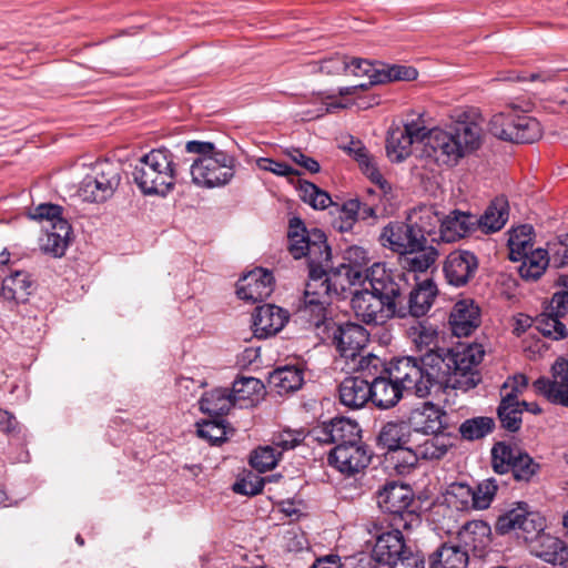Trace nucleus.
I'll list each match as a JSON object with an SVG mask.
<instances>
[{
  "label": "nucleus",
  "instance_id": "2eb2a0df",
  "mask_svg": "<svg viewBox=\"0 0 568 568\" xmlns=\"http://www.w3.org/2000/svg\"><path fill=\"white\" fill-rule=\"evenodd\" d=\"M551 372L552 379L542 376L537 378L532 386L550 403L568 407V359L558 358Z\"/></svg>",
  "mask_w": 568,
  "mask_h": 568
},
{
  "label": "nucleus",
  "instance_id": "dca6fc26",
  "mask_svg": "<svg viewBox=\"0 0 568 568\" xmlns=\"http://www.w3.org/2000/svg\"><path fill=\"white\" fill-rule=\"evenodd\" d=\"M274 290L272 272L256 267L239 280L236 295L240 300L257 303L266 300Z\"/></svg>",
  "mask_w": 568,
  "mask_h": 568
},
{
  "label": "nucleus",
  "instance_id": "20e7f679",
  "mask_svg": "<svg viewBox=\"0 0 568 568\" xmlns=\"http://www.w3.org/2000/svg\"><path fill=\"white\" fill-rule=\"evenodd\" d=\"M480 145V128L474 122H456L447 129L432 128L423 153L439 165L454 166Z\"/></svg>",
  "mask_w": 568,
  "mask_h": 568
},
{
  "label": "nucleus",
  "instance_id": "c9c22d12",
  "mask_svg": "<svg viewBox=\"0 0 568 568\" xmlns=\"http://www.w3.org/2000/svg\"><path fill=\"white\" fill-rule=\"evenodd\" d=\"M303 383V371L295 366L277 367L268 375V384L281 395L300 389Z\"/></svg>",
  "mask_w": 568,
  "mask_h": 568
},
{
  "label": "nucleus",
  "instance_id": "9d476101",
  "mask_svg": "<svg viewBox=\"0 0 568 568\" xmlns=\"http://www.w3.org/2000/svg\"><path fill=\"white\" fill-rule=\"evenodd\" d=\"M382 246L392 250L397 254H413L426 247L423 234L417 232L414 223L392 221L385 225L378 237Z\"/></svg>",
  "mask_w": 568,
  "mask_h": 568
},
{
  "label": "nucleus",
  "instance_id": "b1692460",
  "mask_svg": "<svg viewBox=\"0 0 568 568\" xmlns=\"http://www.w3.org/2000/svg\"><path fill=\"white\" fill-rule=\"evenodd\" d=\"M403 530L402 527H392V530L376 538L372 550L376 562L388 566L409 548L403 537Z\"/></svg>",
  "mask_w": 568,
  "mask_h": 568
},
{
  "label": "nucleus",
  "instance_id": "f257e3e1",
  "mask_svg": "<svg viewBox=\"0 0 568 568\" xmlns=\"http://www.w3.org/2000/svg\"><path fill=\"white\" fill-rule=\"evenodd\" d=\"M483 356L481 345L438 349L420 357L394 358L387 363V374L405 392L419 398L448 388L467 392L480 382L477 366Z\"/></svg>",
  "mask_w": 568,
  "mask_h": 568
},
{
  "label": "nucleus",
  "instance_id": "7c9ffc66",
  "mask_svg": "<svg viewBox=\"0 0 568 568\" xmlns=\"http://www.w3.org/2000/svg\"><path fill=\"white\" fill-rule=\"evenodd\" d=\"M490 526L483 520H471L466 523L458 532L459 540L465 547L475 552H484L490 545Z\"/></svg>",
  "mask_w": 568,
  "mask_h": 568
},
{
  "label": "nucleus",
  "instance_id": "4be33fe9",
  "mask_svg": "<svg viewBox=\"0 0 568 568\" xmlns=\"http://www.w3.org/2000/svg\"><path fill=\"white\" fill-rule=\"evenodd\" d=\"M476 215L460 210L442 213L440 243H453L476 232Z\"/></svg>",
  "mask_w": 568,
  "mask_h": 568
},
{
  "label": "nucleus",
  "instance_id": "8fccbe9b",
  "mask_svg": "<svg viewBox=\"0 0 568 568\" xmlns=\"http://www.w3.org/2000/svg\"><path fill=\"white\" fill-rule=\"evenodd\" d=\"M105 185L106 184H103L99 179H94L92 173L88 174L80 184L79 195L87 202H104L114 194L108 192Z\"/></svg>",
  "mask_w": 568,
  "mask_h": 568
},
{
  "label": "nucleus",
  "instance_id": "0e129e2a",
  "mask_svg": "<svg viewBox=\"0 0 568 568\" xmlns=\"http://www.w3.org/2000/svg\"><path fill=\"white\" fill-rule=\"evenodd\" d=\"M304 440V433L297 430H283L273 435L272 445L282 452L290 450L298 446Z\"/></svg>",
  "mask_w": 568,
  "mask_h": 568
},
{
  "label": "nucleus",
  "instance_id": "473e14b6",
  "mask_svg": "<svg viewBox=\"0 0 568 568\" xmlns=\"http://www.w3.org/2000/svg\"><path fill=\"white\" fill-rule=\"evenodd\" d=\"M32 281L26 271H14L2 281L1 295L7 301L24 303L31 294Z\"/></svg>",
  "mask_w": 568,
  "mask_h": 568
},
{
  "label": "nucleus",
  "instance_id": "39448f33",
  "mask_svg": "<svg viewBox=\"0 0 568 568\" xmlns=\"http://www.w3.org/2000/svg\"><path fill=\"white\" fill-rule=\"evenodd\" d=\"M182 164L166 148L153 149L140 158L132 172L133 181L145 195H166L180 176Z\"/></svg>",
  "mask_w": 568,
  "mask_h": 568
},
{
  "label": "nucleus",
  "instance_id": "c85d7f7f",
  "mask_svg": "<svg viewBox=\"0 0 568 568\" xmlns=\"http://www.w3.org/2000/svg\"><path fill=\"white\" fill-rule=\"evenodd\" d=\"M235 403L236 399L232 390L220 387L202 395L200 409L210 417L224 418Z\"/></svg>",
  "mask_w": 568,
  "mask_h": 568
},
{
  "label": "nucleus",
  "instance_id": "f03ea898",
  "mask_svg": "<svg viewBox=\"0 0 568 568\" xmlns=\"http://www.w3.org/2000/svg\"><path fill=\"white\" fill-rule=\"evenodd\" d=\"M288 252L295 258H307L308 282L304 295L328 298L341 296L347 286L361 282L363 273L349 264L334 268L331 264L332 251L325 233L313 227L308 230L300 217H292L288 225Z\"/></svg>",
  "mask_w": 568,
  "mask_h": 568
},
{
  "label": "nucleus",
  "instance_id": "f3484780",
  "mask_svg": "<svg viewBox=\"0 0 568 568\" xmlns=\"http://www.w3.org/2000/svg\"><path fill=\"white\" fill-rule=\"evenodd\" d=\"M361 432L359 425L346 417H335L313 430L320 443L335 444V446L359 442Z\"/></svg>",
  "mask_w": 568,
  "mask_h": 568
},
{
  "label": "nucleus",
  "instance_id": "aec40b11",
  "mask_svg": "<svg viewBox=\"0 0 568 568\" xmlns=\"http://www.w3.org/2000/svg\"><path fill=\"white\" fill-rule=\"evenodd\" d=\"M446 413L430 402L423 403L412 409L408 417V426L412 434L439 435L446 428L444 418Z\"/></svg>",
  "mask_w": 568,
  "mask_h": 568
},
{
  "label": "nucleus",
  "instance_id": "6e6d98bb",
  "mask_svg": "<svg viewBox=\"0 0 568 568\" xmlns=\"http://www.w3.org/2000/svg\"><path fill=\"white\" fill-rule=\"evenodd\" d=\"M539 470L537 464L527 453L521 452L510 469L513 477L517 481L528 483Z\"/></svg>",
  "mask_w": 568,
  "mask_h": 568
},
{
  "label": "nucleus",
  "instance_id": "393cba45",
  "mask_svg": "<svg viewBox=\"0 0 568 568\" xmlns=\"http://www.w3.org/2000/svg\"><path fill=\"white\" fill-rule=\"evenodd\" d=\"M417 232L423 234L426 245L439 244V229H442V213L432 205H422L414 209L408 215Z\"/></svg>",
  "mask_w": 568,
  "mask_h": 568
},
{
  "label": "nucleus",
  "instance_id": "0eeeda50",
  "mask_svg": "<svg viewBox=\"0 0 568 568\" xmlns=\"http://www.w3.org/2000/svg\"><path fill=\"white\" fill-rule=\"evenodd\" d=\"M488 126L493 135L513 143H534L540 139L542 133L538 120L514 104L507 110L494 114Z\"/></svg>",
  "mask_w": 568,
  "mask_h": 568
},
{
  "label": "nucleus",
  "instance_id": "de8ad7c7",
  "mask_svg": "<svg viewBox=\"0 0 568 568\" xmlns=\"http://www.w3.org/2000/svg\"><path fill=\"white\" fill-rule=\"evenodd\" d=\"M561 317L552 312L540 314L536 320V328L547 338L561 341L568 336L567 327L560 321Z\"/></svg>",
  "mask_w": 568,
  "mask_h": 568
},
{
  "label": "nucleus",
  "instance_id": "4c0bfd02",
  "mask_svg": "<svg viewBox=\"0 0 568 568\" xmlns=\"http://www.w3.org/2000/svg\"><path fill=\"white\" fill-rule=\"evenodd\" d=\"M196 433L211 445L219 446L226 442L235 429L226 424L225 418L210 417L196 423Z\"/></svg>",
  "mask_w": 568,
  "mask_h": 568
},
{
  "label": "nucleus",
  "instance_id": "72a5a7b5",
  "mask_svg": "<svg viewBox=\"0 0 568 568\" xmlns=\"http://www.w3.org/2000/svg\"><path fill=\"white\" fill-rule=\"evenodd\" d=\"M331 304L328 298L307 297L304 295V305L300 308V313L313 325L318 333L324 334L327 331V323L335 322L328 316L327 306Z\"/></svg>",
  "mask_w": 568,
  "mask_h": 568
},
{
  "label": "nucleus",
  "instance_id": "e2e57ef3",
  "mask_svg": "<svg viewBox=\"0 0 568 568\" xmlns=\"http://www.w3.org/2000/svg\"><path fill=\"white\" fill-rule=\"evenodd\" d=\"M0 430L10 438L24 442L22 426L12 413L4 409H0Z\"/></svg>",
  "mask_w": 568,
  "mask_h": 568
},
{
  "label": "nucleus",
  "instance_id": "a878e982",
  "mask_svg": "<svg viewBox=\"0 0 568 568\" xmlns=\"http://www.w3.org/2000/svg\"><path fill=\"white\" fill-rule=\"evenodd\" d=\"M531 554L551 565H564L568 561V546L561 539L549 534H541L532 540Z\"/></svg>",
  "mask_w": 568,
  "mask_h": 568
},
{
  "label": "nucleus",
  "instance_id": "cd10ccee",
  "mask_svg": "<svg viewBox=\"0 0 568 568\" xmlns=\"http://www.w3.org/2000/svg\"><path fill=\"white\" fill-rule=\"evenodd\" d=\"M509 216L508 202L504 197H496L479 217L476 215L475 227L481 230L485 234L495 233L501 230Z\"/></svg>",
  "mask_w": 568,
  "mask_h": 568
},
{
  "label": "nucleus",
  "instance_id": "ea45409f",
  "mask_svg": "<svg viewBox=\"0 0 568 568\" xmlns=\"http://www.w3.org/2000/svg\"><path fill=\"white\" fill-rule=\"evenodd\" d=\"M521 264L518 268L519 275L525 281H537L545 273L549 264V255L547 250L536 248L523 256Z\"/></svg>",
  "mask_w": 568,
  "mask_h": 568
},
{
  "label": "nucleus",
  "instance_id": "69168bd1",
  "mask_svg": "<svg viewBox=\"0 0 568 568\" xmlns=\"http://www.w3.org/2000/svg\"><path fill=\"white\" fill-rule=\"evenodd\" d=\"M262 387V383L255 377H241L234 381L231 390L237 402L248 398L251 394L258 392Z\"/></svg>",
  "mask_w": 568,
  "mask_h": 568
},
{
  "label": "nucleus",
  "instance_id": "a18cd8bd",
  "mask_svg": "<svg viewBox=\"0 0 568 568\" xmlns=\"http://www.w3.org/2000/svg\"><path fill=\"white\" fill-rule=\"evenodd\" d=\"M520 453L521 450L518 447L505 442L494 444L491 448L494 471L500 475L509 473L517 459V455H520Z\"/></svg>",
  "mask_w": 568,
  "mask_h": 568
},
{
  "label": "nucleus",
  "instance_id": "3c124183",
  "mask_svg": "<svg viewBox=\"0 0 568 568\" xmlns=\"http://www.w3.org/2000/svg\"><path fill=\"white\" fill-rule=\"evenodd\" d=\"M301 197L316 210H325L333 204L331 195L312 182H300Z\"/></svg>",
  "mask_w": 568,
  "mask_h": 568
},
{
  "label": "nucleus",
  "instance_id": "680f3d73",
  "mask_svg": "<svg viewBox=\"0 0 568 568\" xmlns=\"http://www.w3.org/2000/svg\"><path fill=\"white\" fill-rule=\"evenodd\" d=\"M557 284L561 290L554 293L550 312L564 317L568 313V275H560Z\"/></svg>",
  "mask_w": 568,
  "mask_h": 568
},
{
  "label": "nucleus",
  "instance_id": "5fc2aeb1",
  "mask_svg": "<svg viewBox=\"0 0 568 568\" xmlns=\"http://www.w3.org/2000/svg\"><path fill=\"white\" fill-rule=\"evenodd\" d=\"M361 213V200L351 199L344 202L339 207V215L334 221V227L339 232H351L358 220Z\"/></svg>",
  "mask_w": 568,
  "mask_h": 568
},
{
  "label": "nucleus",
  "instance_id": "6ab92c4d",
  "mask_svg": "<svg viewBox=\"0 0 568 568\" xmlns=\"http://www.w3.org/2000/svg\"><path fill=\"white\" fill-rule=\"evenodd\" d=\"M448 323L453 335L468 337L481 323L480 308L474 300L463 298L453 306Z\"/></svg>",
  "mask_w": 568,
  "mask_h": 568
},
{
  "label": "nucleus",
  "instance_id": "e433bc0d",
  "mask_svg": "<svg viewBox=\"0 0 568 568\" xmlns=\"http://www.w3.org/2000/svg\"><path fill=\"white\" fill-rule=\"evenodd\" d=\"M408 336L420 352L424 349H426V353L446 349L445 347H438V332L427 321L417 322L415 325H412L408 328ZM458 347H466V345L459 344L452 349H457Z\"/></svg>",
  "mask_w": 568,
  "mask_h": 568
},
{
  "label": "nucleus",
  "instance_id": "338daca9",
  "mask_svg": "<svg viewBox=\"0 0 568 568\" xmlns=\"http://www.w3.org/2000/svg\"><path fill=\"white\" fill-rule=\"evenodd\" d=\"M256 165L260 170L272 172L275 175L278 176H297L300 175V172L292 168L291 165L278 162L270 158H260L256 161Z\"/></svg>",
  "mask_w": 568,
  "mask_h": 568
},
{
  "label": "nucleus",
  "instance_id": "37998d69",
  "mask_svg": "<svg viewBox=\"0 0 568 568\" xmlns=\"http://www.w3.org/2000/svg\"><path fill=\"white\" fill-rule=\"evenodd\" d=\"M415 143L402 128L390 130L386 139L387 156L393 162H402L412 153V145Z\"/></svg>",
  "mask_w": 568,
  "mask_h": 568
},
{
  "label": "nucleus",
  "instance_id": "423d86ee",
  "mask_svg": "<svg viewBox=\"0 0 568 568\" xmlns=\"http://www.w3.org/2000/svg\"><path fill=\"white\" fill-rule=\"evenodd\" d=\"M377 505L389 516L390 527L409 530L420 525V516L415 509V497L412 488L395 481L387 483L377 493Z\"/></svg>",
  "mask_w": 568,
  "mask_h": 568
},
{
  "label": "nucleus",
  "instance_id": "774afa93",
  "mask_svg": "<svg viewBox=\"0 0 568 568\" xmlns=\"http://www.w3.org/2000/svg\"><path fill=\"white\" fill-rule=\"evenodd\" d=\"M425 567V560L422 555L418 552H415L409 547L407 550L402 552L399 557H397L396 560L392 561L390 565L387 566V568H424Z\"/></svg>",
  "mask_w": 568,
  "mask_h": 568
},
{
  "label": "nucleus",
  "instance_id": "a211bd4d",
  "mask_svg": "<svg viewBox=\"0 0 568 568\" xmlns=\"http://www.w3.org/2000/svg\"><path fill=\"white\" fill-rule=\"evenodd\" d=\"M437 295V286L432 280H425L422 283H410L409 291L405 294L403 304L399 306L397 317L424 316L432 307Z\"/></svg>",
  "mask_w": 568,
  "mask_h": 568
},
{
  "label": "nucleus",
  "instance_id": "ddd939ff",
  "mask_svg": "<svg viewBox=\"0 0 568 568\" xmlns=\"http://www.w3.org/2000/svg\"><path fill=\"white\" fill-rule=\"evenodd\" d=\"M327 462L339 473L352 476L368 466L371 454L361 438L359 442L335 446L329 452Z\"/></svg>",
  "mask_w": 568,
  "mask_h": 568
},
{
  "label": "nucleus",
  "instance_id": "052dcab7",
  "mask_svg": "<svg viewBox=\"0 0 568 568\" xmlns=\"http://www.w3.org/2000/svg\"><path fill=\"white\" fill-rule=\"evenodd\" d=\"M265 479L256 474L248 473L233 484V491L243 496H255L262 493Z\"/></svg>",
  "mask_w": 568,
  "mask_h": 568
},
{
  "label": "nucleus",
  "instance_id": "603ef678",
  "mask_svg": "<svg viewBox=\"0 0 568 568\" xmlns=\"http://www.w3.org/2000/svg\"><path fill=\"white\" fill-rule=\"evenodd\" d=\"M424 442L417 443L414 439V448L416 450L418 460H433L440 459L447 453V445L438 435H429Z\"/></svg>",
  "mask_w": 568,
  "mask_h": 568
},
{
  "label": "nucleus",
  "instance_id": "9b49d317",
  "mask_svg": "<svg viewBox=\"0 0 568 568\" xmlns=\"http://www.w3.org/2000/svg\"><path fill=\"white\" fill-rule=\"evenodd\" d=\"M545 528V519L539 513L529 511L527 504L519 505L518 508L511 509L500 515L496 521V531L500 535L510 532L511 530L521 532L525 540H535Z\"/></svg>",
  "mask_w": 568,
  "mask_h": 568
},
{
  "label": "nucleus",
  "instance_id": "412c9836",
  "mask_svg": "<svg viewBox=\"0 0 568 568\" xmlns=\"http://www.w3.org/2000/svg\"><path fill=\"white\" fill-rule=\"evenodd\" d=\"M288 320L285 310L274 304L257 306L252 314V328L257 338H267L280 332Z\"/></svg>",
  "mask_w": 568,
  "mask_h": 568
},
{
  "label": "nucleus",
  "instance_id": "79ce46f5",
  "mask_svg": "<svg viewBox=\"0 0 568 568\" xmlns=\"http://www.w3.org/2000/svg\"><path fill=\"white\" fill-rule=\"evenodd\" d=\"M402 264L408 270L406 274H410L409 278L416 282V272L427 271L436 261L438 251L433 245H426L423 251L413 254H399Z\"/></svg>",
  "mask_w": 568,
  "mask_h": 568
},
{
  "label": "nucleus",
  "instance_id": "4d7b16f0",
  "mask_svg": "<svg viewBox=\"0 0 568 568\" xmlns=\"http://www.w3.org/2000/svg\"><path fill=\"white\" fill-rule=\"evenodd\" d=\"M313 72H321L327 75H338L348 71L347 55L333 54L312 64Z\"/></svg>",
  "mask_w": 568,
  "mask_h": 568
},
{
  "label": "nucleus",
  "instance_id": "bf43d9fd",
  "mask_svg": "<svg viewBox=\"0 0 568 568\" xmlns=\"http://www.w3.org/2000/svg\"><path fill=\"white\" fill-rule=\"evenodd\" d=\"M497 489L498 485L494 478H488L477 484L476 487H474V508H488L496 495Z\"/></svg>",
  "mask_w": 568,
  "mask_h": 568
},
{
  "label": "nucleus",
  "instance_id": "4468645a",
  "mask_svg": "<svg viewBox=\"0 0 568 568\" xmlns=\"http://www.w3.org/2000/svg\"><path fill=\"white\" fill-rule=\"evenodd\" d=\"M362 285L363 288L355 291L351 298L352 308L358 320L367 325H376L395 317L394 315H388L386 305L364 280L362 281Z\"/></svg>",
  "mask_w": 568,
  "mask_h": 568
},
{
  "label": "nucleus",
  "instance_id": "2f4dec72",
  "mask_svg": "<svg viewBox=\"0 0 568 568\" xmlns=\"http://www.w3.org/2000/svg\"><path fill=\"white\" fill-rule=\"evenodd\" d=\"M409 444H414V438L409 426L404 422L386 423L377 436V445L385 452Z\"/></svg>",
  "mask_w": 568,
  "mask_h": 568
},
{
  "label": "nucleus",
  "instance_id": "6e6552de",
  "mask_svg": "<svg viewBox=\"0 0 568 568\" xmlns=\"http://www.w3.org/2000/svg\"><path fill=\"white\" fill-rule=\"evenodd\" d=\"M409 275L398 270H387L375 263L365 272L364 281L386 305L388 315L398 316L399 306L409 291Z\"/></svg>",
  "mask_w": 568,
  "mask_h": 568
},
{
  "label": "nucleus",
  "instance_id": "c756f323",
  "mask_svg": "<svg viewBox=\"0 0 568 568\" xmlns=\"http://www.w3.org/2000/svg\"><path fill=\"white\" fill-rule=\"evenodd\" d=\"M468 551L459 545L444 542L429 556V568H466Z\"/></svg>",
  "mask_w": 568,
  "mask_h": 568
},
{
  "label": "nucleus",
  "instance_id": "09e8293b",
  "mask_svg": "<svg viewBox=\"0 0 568 568\" xmlns=\"http://www.w3.org/2000/svg\"><path fill=\"white\" fill-rule=\"evenodd\" d=\"M381 67V72H376L373 82H379V84H384L393 81H412L415 80L418 75V72L413 67L406 65H386L384 63H378Z\"/></svg>",
  "mask_w": 568,
  "mask_h": 568
},
{
  "label": "nucleus",
  "instance_id": "49530a36",
  "mask_svg": "<svg viewBox=\"0 0 568 568\" xmlns=\"http://www.w3.org/2000/svg\"><path fill=\"white\" fill-rule=\"evenodd\" d=\"M92 174L94 179L103 182L105 190L110 193H114L121 182V166L109 160L97 161L92 168Z\"/></svg>",
  "mask_w": 568,
  "mask_h": 568
},
{
  "label": "nucleus",
  "instance_id": "f704fd0d",
  "mask_svg": "<svg viewBox=\"0 0 568 568\" xmlns=\"http://www.w3.org/2000/svg\"><path fill=\"white\" fill-rule=\"evenodd\" d=\"M516 389L503 395L501 400L497 408V415L500 420L501 427L510 433H516L521 427L520 403L516 399Z\"/></svg>",
  "mask_w": 568,
  "mask_h": 568
},
{
  "label": "nucleus",
  "instance_id": "864d4df0",
  "mask_svg": "<svg viewBox=\"0 0 568 568\" xmlns=\"http://www.w3.org/2000/svg\"><path fill=\"white\" fill-rule=\"evenodd\" d=\"M281 457V453L272 446H260L250 455V465L260 473L273 469Z\"/></svg>",
  "mask_w": 568,
  "mask_h": 568
},
{
  "label": "nucleus",
  "instance_id": "c03bdc74",
  "mask_svg": "<svg viewBox=\"0 0 568 568\" xmlns=\"http://www.w3.org/2000/svg\"><path fill=\"white\" fill-rule=\"evenodd\" d=\"M495 419L488 416H477L464 420L459 425V434L466 440H479L491 434L495 429Z\"/></svg>",
  "mask_w": 568,
  "mask_h": 568
},
{
  "label": "nucleus",
  "instance_id": "a19ab883",
  "mask_svg": "<svg viewBox=\"0 0 568 568\" xmlns=\"http://www.w3.org/2000/svg\"><path fill=\"white\" fill-rule=\"evenodd\" d=\"M385 460L397 474H408L418 463V457L413 444L403 445L398 448L384 453Z\"/></svg>",
  "mask_w": 568,
  "mask_h": 568
},
{
  "label": "nucleus",
  "instance_id": "58836bf2",
  "mask_svg": "<svg viewBox=\"0 0 568 568\" xmlns=\"http://www.w3.org/2000/svg\"><path fill=\"white\" fill-rule=\"evenodd\" d=\"M534 227L529 224L519 225L511 230L508 239L509 258L518 262L534 247Z\"/></svg>",
  "mask_w": 568,
  "mask_h": 568
},
{
  "label": "nucleus",
  "instance_id": "13d9d810",
  "mask_svg": "<svg viewBox=\"0 0 568 568\" xmlns=\"http://www.w3.org/2000/svg\"><path fill=\"white\" fill-rule=\"evenodd\" d=\"M348 71L355 77H367L368 82L364 84H368V89L373 85L379 84V82H373L376 72H381V67L378 63H373L367 59L362 58H351L347 57Z\"/></svg>",
  "mask_w": 568,
  "mask_h": 568
},
{
  "label": "nucleus",
  "instance_id": "bb28decb",
  "mask_svg": "<svg viewBox=\"0 0 568 568\" xmlns=\"http://www.w3.org/2000/svg\"><path fill=\"white\" fill-rule=\"evenodd\" d=\"M371 402L379 409L395 407L403 398L405 390L388 375L371 381Z\"/></svg>",
  "mask_w": 568,
  "mask_h": 568
},
{
  "label": "nucleus",
  "instance_id": "1a4fd4ad",
  "mask_svg": "<svg viewBox=\"0 0 568 568\" xmlns=\"http://www.w3.org/2000/svg\"><path fill=\"white\" fill-rule=\"evenodd\" d=\"M326 338L335 347L337 353L346 359H355L366 347L369 334L362 325L345 322H328Z\"/></svg>",
  "mask_w": 568,
  "mask_h": 568
},
{
  "label": "nucleus",
  "instance_id": "f8f14e48",
  "mask_svg": "<svg viewBox=\"0 0 568 568\" xmlns=\"http://www.w3.org/2000/svg\"><path fill=\"white\" fill-rule=\"evenodd\" d=\"M479 268L478 256L468 250H454L443 264V273L446 282L455 287L468 285Z\"/></svg>",
  "mask_w": 568,
  "mask_h": 568
},
{
  "label": "nucleus",
  "instance_id": "5701e85b",
  "mask_svg": "<svg viewBox=\"0 0 568 568\" xmlns=\"http://www.w3.org/2000/svg\"><path fill=\"white\" fill-rule=\"evenodd\" d=\"M371 381L362 376H347L338 385L339 403L349 409L363 408L371 402Z\"/></svg>",
  "mask_w": 568,
  "mask_h": 568
},
{
  "label": "nucleus",
  "instance_id": "7ed1b4c3",
  "mask_svg": "<svg viewBox=\"0 0 568 568\" xmlns=\"http://www.w3.org/2000/svg\"><path fill=\"white\" fill-rule=\"evenodd\" d=\"M185 152L193 155L189 171L192 182L200 187L224 186L235 175L236 158L224 150L217 149L213 142L187 141Z\"/></svg>",
  "mask_w": 568,
  "mask_h": 568
}]
</instances>
